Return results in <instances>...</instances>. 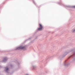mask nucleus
I'll list each match as a JSON object with an SVG mask.
<instances>
[{"instance_id": "f257e3e1", "label": "nucleus", "mask_w": 75, "mask_h": 75, "mask_svg": "<svg viewBox=\"0 0 75 75\" xmlns=\"http://www.w3.org/2000/svg\"><path fill=\"white\" fill-rule=\"evenodd\" d=\"M39 28H38V30H42L43 28V27L42 25L40 24H39Z\"/></svg>"}, {"instance_id": "f03ea898", "label": "nucleus", "mask_w": 75, "mask_h": 75, "mask_svg": "<svg viewBox=\"0 0 75 75\" xmlns=\"http://www.w3.org/2000/svg\"><path fill=\"white\" fill-rule=\"evenodd\" d=\"M25 47L23 46H21L17 48V49L18 50H19V49H23V50H25Z\"/></svg>"}, {"instance_id": "7ed1b4c3", "label": "nucleus", "mask_w": 75, "mask_h": 75, "mask_svg": "<svg viewBox=\"0 0 75 75\" xmlns=\"http://www.w3.org/2000/svg\"><path fill=\"white\" fill-rule=\"evenodd\" d=\"M4 61H6V60H7V59H6V58H4Z\"/></svg>"}, {"instance_id": "20e7f679", "label": "nucleus", "mask_w": 75, "mask_h": 75, "mask_svg": "<svg viewBox=\"0 0 75 75\" xmlns=\"http://www.w3.org/2000/svg\"><path fill=\"white\" fill-rule=\"evenodd\" d=\"M8 68L6 69V70H8Z\"/></svg>"}, {"instance_id": "39448f33", "label": "nucleus", "mask_w": 75, "mask_h": 75, "mask_svg": "<svg viewBox=\"0 0 75 75\" xmlns=\"http://www.w3.org/2000/svg\"><path fill=\"white\" fill-rule=\"evenodd\" d=\"M73 7H74V8H75V6H73Z\"/></svg>"}, {"instance_id": "423d86ee", "label": "nucleus", "mask_w": 75, "mask_h": 75, "mask_svg": "<svg viewBox=\"0 0 75 75\" xmlns=\"http://www.w3.org/2000/svg\"><path fill=\"white\" fill-rule=\"evenodd\" d=\"M74 31H74V30H73V32H74Z\"/></svg>"}, {"instance_id": "0eeeda50", "label": "nucleus", "mask_w": 75, "mask_h": 75, "mask_svg": "<svg viewBox=\"0 0 75 75\" xmlns=\"http://www.w3.org/2000/svg\"><path fill=\"white\" fill-rule=\"evenodd\" d=\"M74 31H75V30Z\"/></svg>"}]
</instances>
